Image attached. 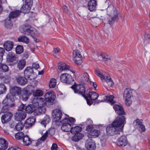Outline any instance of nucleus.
<instances>
[{"label": "nucleus", "mask_w": 150, "mask_h": 150, "mask_svg": "<svg viewBox=\"0 0 150 150\" xmlns=\"http://www.w3.org/2000/svg\"><path fill=\"white\" fill-rule=\"evenodd\" d=\"M125 123V119L124 116L117 117L111 125L106 127L107 133L111 136L117 134V132L122 131Z\"/></svg>", "instance_id": "1"}, {"label": "nucleus", "mask_w": 150, "mask_h": 150, "mask_svg": "<svg viewBox=\"0 0 150 150\" xmlns=\"http://www.w3.org/2000/svg\"><path fill=\"white\" fill-rule=\"evenodd\" d=\"M107 14L108 16L107 20L109 24L111 25L119 19V12L112 5L108 6L106 9Z\"/></svg>", "instance_id": "2"}, {"label": "nucleus", "mask_w": 150, "mask_h": 150, "mask_svg": "<svg viewBox=\"0 0 150 150\" xmlns=\"http://www.w3.org/2000/svg\"><path fill=\"white\" fill-rule=\"evenodd\" d=\"M11 96L8 95L6 96L2 102L3 106L1 109V112H7L9 111L11 108L15 106V104L14 103H10V102H13L12 100V98Z\"/></svg>", "instance_id": "3"}, {"label": "nucleus", "mask_w": 150, "mask_h": 150, "mask_svg": "<svg viewBox=\"0 0 150 150\" xmlns=\"http://www.w3.org/2000/svg\"><path fill=\"white\" fill-rule=\"evenodd\" d=\"M75 121V119L72 117L69 119L66 118H64L62 122L63 124L61 127L62 130L66 132L71 131V125L74 123Z\"/></svg>", "instance_id": "4"}, {"label": "nucleus", "mask_w": 150, "mask_h": 150, "mask_svg": "<svg viewBox=\"0 0 150 150\" xmlns=\"http://www.w3.org/2000/svg\"><path fill=\"white\" fill-rule=\"evenodd\" d=\"M75 93L82 95L85 98L88 96L87 91H86L85 88L83 85L82 84L74 85L71 86Z\"/></svg>", "instance_id": "5"}, {"label": "nucleus", "mask_w": 150, "mask_h": 150, "mask_svg": "<svg viewBox=\"0 0 150 150\" xmlns=\"http://www.w3.org/2000/svg\"><path fill=\"white\" fill-rule=\"evenodd\" d=\"M23 28V31L24 32V34L27 35H30L34 38V40L36 42L39 41V40L34 38V36L37 33V31L35 29L29 26V25H25L24 26Z\"/></svg>", "instance_id": "6"}, {"label": "nucleus", "mask_w": 150, "mask_h": 150, "mask_svg": "<svg viewBox=\"0 0 150 150\" xmlns=\"http://www.w3.org/2000/svg\"><path fill=\"white\" fill-rule=\"evenodd\" d=\"M123 97L125 100L126 105L129 106L132 104V101L131 99L133 97L132 90L129 88L125 89L124 92Z\"/></svg>", "instance_id": "7"}, {"label": "nucleus", "mask_w": 150, "mask_h": 150, "mask_svg": "<svg viewBox=\"0 0 150 150\" xmlns=\"http://www.w3.org/2000/svg\"><path fill=\"white\" fill-rule=\"evenodd\" d=\"M10 93H8L6 96L8 95L12 98V100H14L15 96L19 95L21 93V88L15 86L11 87L10 89Z\"/></svg>", "instance_id": "8"}, {"label": "nucleus", "mask_w": 150, "mask_h": 150, "mask_svg": "<svg viewBox=\"0 0 150 150\" xmlns=\"http://www.w3.org/2000/svg\"><path fill=\"white\" fill-rule=\"evenodd\" d=\"M90 90H87L88 96L85 99L86 100L87 104L91 105L92 103L93 100H94L97 99L99 95L97 93L93 91H90Z\"/></svg>", "instance_id": "9"}, {"label": "nucleus", "mask_w": 150, "mask_h": 150, "mask_svg": "<svg viewBox=\"0 0 150 150\" xmlns=\"http://www.w3.org/2000/svg\"><path fill=\"white\" fill-rule=\"evenodd\" d=\"M18 59V57L11 52L8 53L6 57L7 62L10 65H12L16 64Z\"/></svg>", "instance_id": "10"}, {"label": "nucleus", "mask_w": 150, "mask_h": 150, "mask_svg": "<svg viewBox=\"0 0 150 150\" xmlns=\"http://www.w3.org/2000/svg\"><path fill=\"white\" fill-rule=\"evenodd\" d=\"M95 73L97 75L100 77L102 80H104L105 81L109 86H111L113 84V82L109 75L105 77V76L103 75L98 70H96L95 71Z\"/></svg>", "instance_id": "11"}, {"label": "nucleus", "mask_w": 150, "mask_h": 150, "mask_svg": "<svg viewBox=\"0 0 150 150\" xmlns=\"http://www.w3.org/2000/svg\"><path fill=\"white\" fill-rule=\"evenodd\" d=\"M53 121L55 123L61 122L62 114L61 111L59 109H55L52 112Z\"/></svg>", "instance_id": "12"}, {"label": "nucleus", "mask_w": 150, "mask_h": 150, "mask_svg": "<svg viewBox=\"0 0 150 150\" xmlns=\"http://www.w3.org/2000/svg\"><path fill=\"white\" fill-rule=\"evenodd\" d=\"M60 80L62 82L67 84H70L74 81L71 75L67 73L61 74L60 76Z\"/></svg>", "instance_id": "13"}, {"label": "nucleus", "mask_w": 150, "mask_h": 150, "mask_svg": "<svg viewBox=\"0 0 150 150\" xmlns=\"http://www.w3.org/2000/svg\"><path fill=\"white\" fill-rule=\"evenodd\" d=\"M35 120V117L32 116L29 117L26 120L24 124V126L26 128H29L34 124Z\"/></svg>", "instance_id": "14"}, {"label": "nucleus", "mask_w": 150, "mask_h": 150, "mask_svg": "<svg viewBox=\"0 0 150 150\" xmlns=\"http://www.w3.org/2000/svg\"><path fill=\"white\" fill-rule=\"evenodd\" d=\"M33 103L35 104L37 107L44 106L45 104V101L43 98H35L32 101Z\"/></svg>", "instance_id": "15"}, {"label": "nucleus", "mask_w": 150, "mask_h": 150, "mask_svg": "<svg viewBox=\"0 0 150 150\" xmlns=\"http://www.w3.org/2000/svg\"><path fill=\"white\" fill-rule=\"evenodd\" d=\"M85 146L88 150H94L96 148L95 142L93 140L91 139H89L86 141Z\"/></svg>", "instance_id": "16"}, {"label": "nucleus", "mask_w": 150, "mask_h": 150, "mask_svg": "<svg viewBox=\"0 0 150 150\" xmlns=\"http://www.w3.org/2000/svg\"><path fill=\"white\" fill-rule=\"evenodd\" d=\"M26 114L23 111H18L15 115V119L17 121H21L24 119L26 117Z\"/></svg>", "instance_id": "17"}, {"label": "nucleus", "mask_w": 150, "mask_h": 150, "mask_svg": "<svg viewBox=\"0 0 150 150\" xmlns=\"http://www.w3.org/2000/svg\"><path fill=\"white\" fill-rule=\"evenodd\" d=\"M113 108L115 110V112L120 116L121 115H125V112L124 111L123 107L117 104H115Z\"/></svg>", "instance_id": "18"}, {"label": "nucleus", "mask_w": 150, "mask_h": 150, "mask_svg": "<svg viewBox=\"0 0 150 150\" xmlns=\"http://www.w3.org/2000/svg\"><path fill=\"white\" fill-rule=\"evenodd\" d=\"M34 74V72L33 70V68L30 67H27L25 69L24 71V75L25 77H27L28 78H30L32 79L31 77L32 75Z\"/></svg>", "instance_id": "19"}, {"label": "nucleus", "mask_w": 150, "mask_h": 150, "mask_svg": "<svg viewBox=\"0 0 150 150\" xmlns=\"http://www.w3.org/2000/svg\"><path fill=\"white\" fill-rule=\"evenodd\" d=\"M13 116L12 113L8 112L7 113L3 115L1 118V121L3 123L7 122L10 121Z\"/></svg>", "instance_id": "20"}, {"label": "nucleus", "mask_w": 150, "mask_h": 150, "mask_svg": "<svg viewBox=\"0 0 150 150\" xmlns=\"http://www.w3.org/2000/svg\"><path fill=\"white\" fill-rule=\"evenodd\" d=\"M97 6L96 0H90L88 3V8L91 11H94L96 10Z\"/></svg>", "instance_id": "21"}, {"label": "nucleus", "mask_w": 150, "mask_h": 150, "mask_svg": "<svg viewBox=\"0 0 150 150\" xmlns=\"http://www.w3.org/2000/svg\"><path fill=\"white\" fill-rule=\"evenodd\" d=\"M126 137L123 136L119 138L117 141V144L119 146H125L127 144Z\"/></svg>", "instance_id": "22"}, {"label": "nucleus", "mask_w": 150, "mask_h": 150, "mask_svg": "<svg viewBox=\"0 0 150 150\" xmlns=\"http://www.w3.org/2000/svg\"><path fill=\"white\" fill-rule=\"evenodd\" d=\"M14 43L12 41H6L4 44V49L7 51H9L11 50L13 46Z\"/></svg>", "instance_id": "23"}, {"label": "nucleus", "mask_w": 150, "mask_h": 150, "mask_svg": "<svg viewBox=\"0 0 150 150\" xmlns=\"http://www.w3.org/2000/svg\"><path fill=\"white\" fill-rule=\"evenodd\" d=\"M30 94V91H28L27 89H24L22 91L21 98L23 101H26L28 99Z\"/></svg>", "instance_id": "24"}, {"label": "nucleus", "mask_w": 150, "mask_h": 150, "mask_svg": "<svg viewBox=\"0 0 150 150\" xmlns=\"http://www.w3.org/2000/svg\"><path fill=\"white\" fill-rule=\"evenodd\" d=\"M8 147L7 141L4 138H0V149L5 150Z\"/></svg>", "instance_id": "25"}, {"label": "nucleus", "mask_w": 150, "mask_h": 150, "mask_svg": "<svg viewBox=\"0 0 150 150\" xmlns=\"http://www.w3.org/2000/svg\"><path fill=\"white\" fill-rule=\"evenodd\" d=\"M100 134V131L96 129H94L88 134L89 138H93L98 137Z\"/></svg>", "instance_id": "26"}, {"label": "nucleus", "mask_w": 150, "mask_h": 150, "mask_svg": "<svg viewBox=\"0 0 150 150\" xmlns=\"http://www.w3.org/2000/svg\"><path fill=\"white\" fill-rule=\"evenodd\" d=\"M16 79L17 82L20 85H24L27 83V80L25 77L19 76L16 77Z\"/></svg>", "instance_id": "27"}, {"label": "nucleus", "mask_w": 150, "mask_h": 150, "mask_svg": "<svg viewBox=\"0 0 150 150\" xmlns=\"http://www.w3.org/2000/svg\"><path fill=\"white\" fill-rule=\"evenodd\" d=\"M21 13V11L17 10L11 12L9 14V17L11 18H14L18 17Z\"/></svg>", "instance_id": "28"}, {"label": "nucleus", "mask_w": 150, "mask_h": 150, "mask_svg": "<svg viewBox=\"0 0 150 150\" xmlns=\"http://www.w3.org/2000/svg\"><path fill=\"white\" fill-rule=\"evenodd\" d=\"M114 96L113 95L105 96L104 97V100L109 102L111 105L115 103L116 102L113 100Z\"/></svg>", "instance_id": "29"}, {"label": "nucleus", "mask_w": 150, "mask_h": 150, "mask_svg": "<svg viewBox=\"0 0 150 150\" xmlns=\"http://www.w3.org/2000/svg\"><path fill=\"white\" fill-rule=\"evenodd\" d=\"M25 110L27 113H31L35 110L36 111V108L34 105H30L25 107Z\"/></svg>", "instance_id": "30"}, {"label": "nucleus", "mask_w": 150, "mask_h": 150, "mask_svg": "<svg viewBox=\"0 0 150 150\" xmlns=\"http://www.w3.org/2000/svg\"><path fill=\"white\" fill-rule=\"evenodd\" d=\"M23 141L24 145L25 146H28L32 142L30 138L27 135L24 136L23 139Z\"/></svg>", "instance_id": "31"}, {"label": "nucleus", "mask_w": 150, "mask_h": 150, "mask_svg": "<svg viewBox=\"0 0 150 150\" xmlns=\"http://www.w3.org/2000/svg\"><path fill=\"white\" fill-rule=\"evenodd\" d=\"M83 135L81 133H79L74 135L72 138V140L76 142L81 139L83 137Z\"/></svg>", "instance_id": "32"}, {"label": "nucleus", "mask_w": 150, "mask_h": 150, "mask_svg": "<svg viewBox=\"0 0 150 150\" xmlns=\"http://www.w3.org/2000/svg\"><path fill=\"white\" fill-rule=\"evenodd\" d=\"M31 7L25 4L21 8V11L24 13H27L29 12Z\"/></svg>", "instance_id": "33"}, {"label": "nucleus", "mask_w": 150, "mask_h": 150, "mask_svg": "<svg viewBox=\"0 0 150 150\" xmlns=\"http://www.w3.org/2000/svg\"><path fill=\"white\" fill-rule=\"evenodd\" d=\"M26 62L25 59H21L19 60L17 63V67L19 69L21 70L25 66Z\"/></svg>", "instance_id": "34"}, {"label": "nucleus", "mask_w": 150, "mask_h": 150, "mask_svg": "<svg viewBox=\"0 0 150 150\" xmlns=\"http://www.w3.org/2000/svg\"><path fill=\"white\" fill-rule=\"evenodd\" d=\"M81 127L79 126H76L74 127H71L70 131L72 134H76L81 132Z\"/></svg>", "instance_id": "35"}, {"label": "nucleus", "mask_w": 150, "mask_h": 150, "mask_svg": "<svg viewBox=\"0 0 150 150\" xmlns=\"http://www.w3.org/2000/svg\"><path fill=\"white\" fill-rule=\"evenodd\" d=\"M45 98L47 101L50 102H52L54 101V99L52 97L51 92L47 93L45 95Z\"/></svg>", "instance_id": "36"}, {"label": "nucleus", "mask_w": 150, "mask_h": 150, "mask_svg": "<svg viewBox=\"0 0 150 150\" xmlns=\"http://www.w3.org/2000/svg\"><path fill=\"white\" fill-rule=\"evenodd\" d=\"M18 41L20 42H22L27 43L29 42V39L27 36L25 35L20 36L18 38Z\"/></svg>", "instance_id": "37"}, {"label": "nucleus", "mask_w": 150, "mask_h": 150, "mask_svg": "<svg viewBox=\"0 0 150 150\" xmlns=\"http://www.w3.org/2000/svg\"><path fill=\"white\" fill-rule=\"evenodd\" d=\"M58 68L61 71H63L66 69H69V66L66 64L65 63H59L58 65Z\"/></svg>", "instance_id": "38"}, {"label": "nucleus", "mask_w": 150, "mask_h": 150, "mask_svg": "<svg viewBox=\"0 0 150 150\" xmlns=\"http://www.w3.org/2000/svg\"><path fill=\"white\" fill-rule=\"evenodd\" d=\"M32 92H33V96L35 97L42 96L43 94L42 91L40 89L32 91Z\"/></svg>", "instance_id": "39"}, {"label": "nucleus", "mask_w": 150, "mask_h": 150, "mask_svg": "<svg viewBox=\"0 0 150 150\" xmlns=\"http://www.w3.org/2000/svg\"><path fill=\"white\" fill-rule=\"evenodd\" d=\"M48 136V132L46 131L40 138V140L41 141V142L39 141L36 143V146H38L40 143L44 141L47 137Z\"/></svg>", "instance_id": "40"}, {"label": "nucleus", "mask_w": 150, "mask_h": 150, "mask_svg": "<svg viewBox=\"0 0 150 150\" xmlns=\"http://www.w3.org/2000/svg\"><path fill=\"white\" fill-rule=\"evenodd\" d=\"M46 111V108L44 106L38 107L36 109V112L38 114H42L44 113Z\"/></svg>", "instance_id": "41"}, {"label": "nucleus", "mask_w": 150, "mask_h": 150, "mask_svg": "<svg viewBox=\"0 0 150 150\" xmlns=\"http://www.w3.org/2000/svg\"><path fill=\"white\" fill-rule=\"evenodd\" d=\"M11 18L9 17L5 20V25L6 27L7 28H10L12 26Z\"/></svg>", "instance_id": "42"}, {"label": "nucleus", "mask_w": 150, "mask_h": 150, "mask_svg": "<svg viewBox=\"0 0 150 150\" xmlns=\"http://www.w3.org/2000/svg\"><path fill=\"white\" fill-rule=\"evenodd\" d=\"M50 121V117L48 116H46L44 117L43 120L41 121V123L45 126Z\"/></svg>", "instance_id": "43"}, {"label": "nucleus", "mask_w": 150, "mask_h": 150, "mask_svg": "<svg viewBox=\"0 0 150 150\" xmlns=\"http://www.w3.org/2000/svg\"><path fill=\"white\" fill-rule=\"evenodd\" d=\"M56 85V80L54 79H51L49 83V86L50 88H54Z\"/></svg>", "instance_id": "44"}, {"label": "nucleus", "mask_w": 150, "mask_h": 150, "mask_svg": "<svg viewBox=\"0 0 150 150\" xmlns=\"http://www.w3.org/2000/svg\"><path fill=\"white\" fill-rule=\"evenodd\" d=\"M73 53L74 58H76V59L82 57V56L80 52L78 50L74 51Z\"/></svg>", "instance_id": "45"}, {"label": "nucleus", "mask_w": 150, "mask_h": 150, "mask_svg": "<svg viewBox=\"0 0 150 150\" xmlns=\"http://www.w3.org/2000/svg\"><path fill=\"white\" fill-rule=\"evenodd\" d=\"M24 135L23 132H19L15 135V137L17 140H20L23 139Z\"/></svg>", "instance_id": "46"}, {"label": "nucleus", "mask_w": 150, "mask_h": 150, "mask_svg": "<svg viewBox=\"0 0 150 150\" xmlns=\"http://www.w3.org/2000/svg\"><path fill=\"white\" fill-rule=\"evenodd\" d=\"M24 125L21 122H18L15 126V129L17 131H20L22 130L23 127Z\"/></svg>", "instance_id": "47"}, {"label": "nucleus", "mask_w": 150, "mask_h": 150, "mask_svg": "<svg viewBox=\"0 0 150 150\" xmlns=\"http://www.w3.org/2000/svg\"><path fill=\"white\" fill-rule=\"evenodd\" d=\"M16 53L17 54H20L23 51V47L21 45H18L16 49Z\"/></svg>", "instance_id": "48"}, {"label": "nucleus", "mask_w": 150, "mask_h": 150, "mask_svg": "<svg viewBox=\"0 0 150 150\" xmlns=\"http://www.w3.org/2000/svg\"><path fill=\"white\" fill-rule=\"evenodd\" d=\"M104 60L105 61L109 62L111 60V58L110 56L105 54H102L101 55Z\"/></svg>", "instance_id": "49"}, {"label": "nucleus", "mask_w": 150, "mask_h": 150, "mask_svg": "<svg viewBox=\"0 0 150 150\" xmlns=\"http://www.w3.org/2000/svg\"><path fill=\"white\" fill-rule=\"evenodd\" d=\"M6 90V86L2 83H0V94L5 93Z\"/></svg>", "instance_id": "50"}, {"label": "nucleus", "mask_w": 150, "mask_h": 150, "mask_svg": "<svg viewBox=\"0 0 150 150\" xmlns=\"http://www.w3.org/2000/svg\"><path fill=\"white\" fill-rule=\"evenodd\" d=\"M0 69H1L4 72L7 71L8 69V67L7 65L2 63L0 64Z\"/></svg>", "instance_id": "51"}, {"label": "nucleus", "mask_w": 150, "mask_h": 150, "mask_svg": "<svg viewBox=\"0 0 150 150\" xmlns=\"http://www.w3.org/2000/svg\"><path fill=\"white\" fill-rule=\"evenodd\" d=\"M4 52V50L2 48L0 47V64L1 63L3 59V56Z\"/></svg>", "instance_id": "52"}, {"label": "nucleus", "mask_w": 150, "mask_h": 150, "mask_svg": "<svg viewBox=\"0 0 150 150\" xmlns=\"http://www.w3.org/2000/svg\"><path fill=\"white\" fill-rule=\"evenodd\" d=\"M2 79L5 83H8L10 81L11 78L8 75L3 76Z\"/></svg>", "instance_id": "53"}, {"label": "nucleus", "mask_w": 150, "mask_h": 150, "mask_svg": "<svg viewBox=\"0 0 150 150\" xmlns=\"http://www.w3.org/2000/svg\"><path fill=\"white\" fill-rule=\"evenodd\" d=\"M81 57L79 58H73V59L75 62L78 65H80L82 62L81 60Z\"/></svg>", "instance_id": "54"}, {"label": "nucleus", "mask_w": 150, "mask_h": 150, "mask_svg": "<svg viewBox=\"0 0 150 150\" xmlns=\"http://www.w3.org/2000/svg\"><path fill=\"white\" fill-rule=\"evenodd\" d=\"M47 131L48 132V134H49L51 136L53 135L55 133V130L54 128H51Z\"/></svg>", "instance_id": "55"}, {"label": "nucleus", "mask_w": 150, "mask_h": 150, "mask_svg": "<svg viewBox=\"0 0 150 150\" xmlns=\"http://www.w3.org/2000/svg\"><path fill=\"white\" fill-rule=\"evenodd\" d=\"M25 105L22 104L20 105L18 108V111H23V110H25Z\"/></svg>", "instance_id": "56"}, {"label": "nucleus", "mask_w": 150, "mask_h": 150, "mask_svg": "<svg viewBox=\"0 0 150 150\" xmlns=\"http://www.w3.org/2000/svg\"><path fill=\"white\" fill-rule=\"evenodd\" d=\"M25 4L31 7L33 4V0H25Z\"/></svg>", "instance_id": "57"}, {"label": "nucleus", "mask_w": 150, "mask_h": 150, "mask_svg": "<svg viewBox=\"0 0 150 150\" xmlns=\"http://www.w3.org/2000/svg\"><path fill=\"white\" fill-rule=\"evenodd\" d=\"M62 10L63 12L65 13H68L69 12V8L66 5L63 6L62 7Z\"/></svg>", "instance_id": "58"}, {"label": "nucleus", "mask_w": 150, "mask_h": 150, "mask_svg": "<svg viewBox=\"0 0 150 150\" xmlns=\"http://www.w3.org/2000/svg\"><path fill=\"white\" fill-rule=\"evenodd\" d=\"M83 76L85 81H87L89 80V75L86 72H85L83 73Z\"/></svg>", "instance_id": "59"}, {"label": "nucleus", "mask_w": 150, "mask_h": 150, "mask_svg": "<svg viewBox=\"0 0 150 150\" xmlns=\"http://www.w3.org/2000/svg\"><path fill=\"white\" fill-rule=\"evenodd\" d=\"M93 128V126L91 125H88L86 127V130L88 132H91Z\"/></svg>", "instance_id": "60"}, {"label": "nucleus", "mask_w": 150, "mask_h": 150, "mask_svg": "<svg viewBox=\"0 0 150 150\" xmlns=\"http://www.w3.org/2000/svg\"><path fill=\"white\" fill-rule=\"evenodd\" d=\"M33 67L35 69H37L39 67V65L36 62H35L33 64Z\"/></svg>", "instance_id": "61"}, {"label": "nucleus", "mask_w": 150, "mask_h": 150, "mask_svg": "<svg viewBox=\"0 0 150 150\" xmlns=\"http://www.w3.org/2000/svg\"><path fill=\"white\" fill-rule=\"evenodd\" d=\"M135 122L139 126L142 124V120L137 119Z\"/></svg>", "instance_id": "62"}, {"label": "nucleus", "mask_w": 150, "mask_h": 150, "mask_svg": "<svg viewBox=\"0 0 150 150\" xmlns=\"http://www.w3.org/2000/svg\"><path fill=\"white\" fill-rule=\"evenodd\" d=\"M58 148L57 144L55 143H53L51 147V150H57Z\"/></svg>", "instance_id": "63"}, {"label": "nucleus", "mask_w": 150, "mask_h": 150, "mask_svg": "<svg viewBox=\"0 0 150 150\" xmlns=\"http://www.w3.org/2000/svg\"><path fill=\"white\" fill-rule=\"evenodd\" d=\"M8 150H21V149L19 148H16L13 147H11L8 148Z\"/></svg>", "instance_id": "64"}]
</instances>
